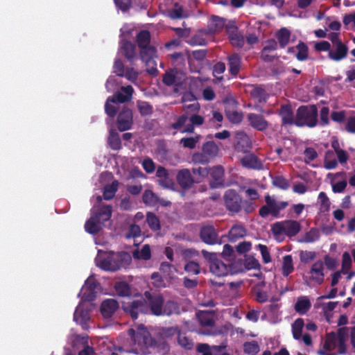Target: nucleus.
Returning <instances> with one entry per match:
<instances>
[{"mask_svg":"<svg viewBox=\"0 0 355 355\" xmlns=\"http://www.w3.org/2000/svg\"><path fill=\"white\" fill-rule=\"evenodd\" d=\"M118 130L121 132L128 130L133 124L132 110L127 106H123L119 112L116 119Z\"/></svg>","mask_w":355,"mask_h":355,"instance_id":"11","label":"nucleus"},{"mask_svg":"<svg viewBox=\"0 0 355 355\" xmlns=\"http://www.w3.org/2000/svg\"><path fill=\"white\" fill-rule=\"evenodd\" d=\"M311 307V303L307 297L305 296L298 297L295 304V311L301 315L306 313Z\"/></svg>","mask_w":355,"mask_h":355,"instance_id":"28","label":"nucleus"},{"mask_svg":"<svg viewBox=\"0 0 355 355\" xmlns=\"http://www.w3.org/2000/svg\"><path fill=\"white\" fill-rule=\"evenodd\" d=\"M119 308V303L116 300L107 299L103 301L101 306V312L105 318H111Z\"/></svg>","mask_w":355,"mask_h":355,"instance_id":"18","label":"nucleus"},{"mask_svg":"<svg viewBox=\"0 0 355 355\" xmlns=\"http://www.w3.org/2000/svg\"><path fill=\"white\" fill-rule=\"evenodd\" d=\"M173 314H180V306L173 300H168L164 302L162 315L170 316Z\"/></svg>","mask_w":355,"mask_h":355,"instance_id":"27","label":"nucleus"},{"mask_svg":"<svg viewBox=\"0 0 355 355\" xmlns=\"http://www.w3.org/2000/svg\"><path fill=\"white\" fill-rule=\"evenodd\" d=\"M234 148L237 152L248 153L252 148V142L248 135L244 132L236 133L234 141Z\"/></svg>","mask_w":355,"mask_h":355,"instance_id":"12","label":"nucleus"},{"mask_svg":"<svg viewBox=\"0 0 355 355\" xmlns=\"http://www.w3.org/2000/svg\"><path fill=\"white\" fill-rule=\"evenodd\" d=\"M130 256L121 252L117 254L110 252L108 254L98 255L96 259V266L105 271L114 272L119 270L122 265V261H130Z\"/></svg>","mask_w":355,"mask_h":355,"instance_id":"3","label":"nucleus"},{"mask_svg":"<svg viewBox=\"0 0 355 355\" xmlns=\"http://www.w3.org/2000/svg\"><path fill=\"white\" fill-rule=\"evenodd\" d=\"M111 103H112V101H109V98H107L105 104V112L109 117L114 118L116 115L119 108Z\"/></svg>","mask_w":355,"mask_h":355,"instance_id":"58","label":"nucleus"},{"mask_svg":"<svg viewBox=\"0 0 355 355\" xmlns=\"http://www.w3.org/2000/svg\"><path fill=\"white\" fill-rule=\"evenodd\" d=\"M275 37L280 48L284 49L289 43L291 32L286 28H282L276 33Z\"/></svg>","mask_w":355,"mask_h":355,"instance_id":"30","label":"nucleus"},{"mask_svg":"<svg viewBox=\"0 0 355 355\" xmlns=\"http://www.w3.org/2000/svg\"><path fill=\"white\" fill-rule=\"evenodd\" d=\"M255 300L259 303H264L268 301V295L266 291L259 288H254Z\"/></svg>","mask_w":355,"mask_h":355,"instance_id":"61","label":"nucleus"},{"mask_svg":"<svg viewBox=\"0 0 355 355\" xmlns=\"http://www.w3.org/2000/svg\"><path fill=\"white\" fill-rule=\"evenodd\" d=\"M116 6L123 12L128 11L132 7V0H114Z\"/></svg>","mask_w":355,"mask_h":355,"instance_id":"62","label":"nucleus"},{"mask_svg":"<svg viewBox=\"0 0 355 355\" xmlns=\"http://www.w3.org/2000/svg\"><path fill=\"white\" fill-rule=\"evenodd\" d=\"M184 269L187 272L193 275H198L200 272V267L199 264L193 261L187 262L185 264Z\"/></svg>","mask_w":355,"mask_h":355,"instance_id":"54","label":"nucleus"},{"mask_svg":"<svg viewBox=\"0 0 355 355\" xmlns=\"http://www.w3.org/2000/svg\"><path fill=\"white\" fill-rule=\"evenodd\" d=\"M114 289L119 296L128 297L131 295L130 286L125 282H116L114 285Z\"/></svg>","mask_w":355,"mask_h":355,"instance_id":"37","label":"nucleus"},{"mask_svg":"<svg viewBox=\"0 0 355 355\" xmlns=\"http://www.w3.org/2000/svg\"><path fill=\"white\" fill-rule=\"evenodd\" d=\"M119 184L118 180H114L111 184L105 186L103 193V197L105 200H110L114 197L118 190Z\"/></svg>","mask_w":355,"mask_h":355,"instance_id":"31","label":"nucleus"},{"mask_svg":"<svg viewBox=\"0 0 355 355\" xmlns=\"http://www.w3.org/2000/svg\"><path fill=\"white\" fill-rule=\"evenodd\" d=\"M247 117L250 125L259 131L266 130L269 125L268 122L261 114L249 113Z\"/></svg>","mask_w":355,"mask_h":355,"instance_id":"16","label":"nucleus"},{"mask_svg":"<svg viewBox=\"0 0 355 355\" xmlns=\"http://www.w3.org/2000/svg\"><path fill=\"white\" fill-rule=\"evenodd\" d=\"M141 234V228L138 225L132 224L128 229V232L126 234V238H136Z\"/></svg>","mask_w":355,"mask_h":355,"instance_id":"63","label":"nucleus"},{"mask_svg":"<svg viewBox=\"0 0 355 355\" xmlns=\"http://www.w3.org/2000/svg\"><path fill=\"white\" fill-rule=\"evenodd\" d=\"M178 344L186 349H191L193 347V341L180 331L178 334Z\"/></svg>","mask_w":355,"mask_h":355,"instance_id":"49","label":"nucleus"},{"mask_svg":"<svg viewBox=\"0 0 355 355\" xmlns=\"http://www.w3.org/2000/svg\"><path fill=\"white\" fill-rule=\"evenodd\" d=\"M294 270L293 257L290 254L283 257L282 274L284 277H288Z\"/></svg>","mask_w":355,"mask_h":355,"instance_id":"32","label":"nucleus"},{"mask_svg":"<svg viewBox=\"0 0 355 355\" xmlns=\"http://www.w3.org/2000/svg\"><path fill=\"white\" fill-rule=\"evenodd\" d=\"M188 44L191 46H205L207 44V40L201 35H195L189 40Z\"/></svg>","mask_w":355,"mask_h":355,"instance_id":"57","label":"nucleus"},{"mask_svg":"<svg viewBox=\"0 0 355 355\" xmlns=\"http://www.w3.org/2000/svg\"><path fill=\"white\" fill-rule=\"evenodd\" d=\"M202 152L209 157H214L218 153V147L214 141H207L202 146Z\"/></svg>","mask_w":355,"mask_h":355,"instance_id":"38","label":"nucleus"},{"mask_svg":"<svg viewBox=\"0 0 355 355\" xmlns=\"http://www.w3.org/2000/svg\"><path fill=\"white\" fill-rule=\"evenodd\" d=\"M259 345L257 340L245 342L243 344V352L249 355H256L259 352Z\"/></svg>","mask_w":355,"mask_h":355,"instance_id":"43","label":"nucleus"},{"mask_svg":"<svg viewBox=\"0 0 355 355\" xmlns=\"http://www.w3.org/2000/svg\"><path fill=\"white\" fill-rule=\"evenodd\" d=\"M348 52L347 46L342 42H339L336 44V49L335 51H329L328 53L329 58L334 61H339L345 58Z\"/></svg>","mask_w":355,"mask_h":355,"instance_id":"24","label":"nucleus"},{"mask_svg":"<svg viewBox=\"0 0 355 355\" xmlns=\"http://www.w3.org/2000/svg\"><path fill=\"white\" fill-rule=\"evenodd\" d=\"M199 139V135H197L195 137H183L180 139V144L185 148L193 149L196 148Z\"/></svg>","mask_w":355,"mask_h":355,"instance_id":"48","label":"nucleus"},{"mask_svg":"<svg viewBox=\"0 0 355 355\" xmlns=\"http://www.w3.org/2000/svg\"><path fill=\"white\" fill-rule=\"evenodd\" d=\"M241 162L243 166L248 168L260 170L263 166L261 159L253 153L246 154L241 159Z\"/></svg>","mask_w":355,"mask_h":355,"instance_id":"19","label":"nucleus"},{"mask_svg":"<svg viewBox=\"0 0 355 355\" xmlns=\"http://www.w3.org/2000/svg\"><path fill=\"white\" fill-rule=\"evenodd\" d=\"M329 108L327 106H324L320 111V124L322 126H326L329 124Z\"/></svg>","mask_w":355,"mask_h":355,"instance_id":"56","label":"nucleus"},{"mask_svg":"<svg viewBox=\"0 0 355 355\" xmlns=\"http://www.w3.org/2000/svg\"><path fill=\"white\" fill-rule=\"evenodd\" d=\"M159 184L164 188H170L173 185L172 180L169 177L168 171L164 166H158L156 171Z\"/></svg>","mask_w":355,"mask_h":355,"instance_id":"23","label":"nucleus"},{"mask_svg":"<svg viewBox=\"0 0 355 355\" xmlns=\"http://www.w3.org/2000/svg\"><path fill=\"white\" fill-rule=\"evenodd\" d=\"M272 184L279 189L286 190L289 187L288 180L282 175H277L272 178Z\"/></svg>","mask_w":355,"mask_h":355,"instance_id":"53","label":"nucleus"},{"mask_svg":"<svg viewBox=\"0 0 355 355\" xmlns=\"http://www.w3.org/2000/svg\"><path fill=\"white\" fill-rule=\"evenodd\" d=\"M203 256L209 261L210 271L216 276H225L228 273L227 266L217 258L216 254L202 250Z\"/></svg>","mask_w":355,"mask_h":355,"instance_id":"10","label":"nucleus"},{"mask_svg":"<svg viewBox=\"0 0 355 355\" xmlns=\"http://www.w3.org/2000/svg\"><path fill=\"white\" fill-rule=\"evenodd\" d=\"M144 300L147 305V314L161 316L164 298L160 293H151L150 291L144 293Z\"/></svg>","mask_w":355,"mask_h":355,"instance_id":"7","label":"nucleus"},{"mask_svg":"<svg viewBox=\"0 0 355 355\" xmlns=\"http://www.w3.org/2000/svg\"><path fill=\"white\" fill-rule=\"evenodd\" d=\"M109 146L114 150H118L121 148V141L119 135L114 130L110 131L109 137L107 139Z\"/></svg>","mask_w":355,"mask_h":355,"instance_id":"35","label":"nucleus"},{"mask_svg":"<svg viewBox=\"0 0 355 355\" xmlns=\"http://www.w3.org/2000/svg\"><path fill=\"white\" fill-rule=\"evenodd\" d=\"M304 162L309 164L310 162L314 160L318 157V153L316 150L311 147L306 148L304 152Z\"/></svg>","mask_w":355,"mask_h":355,"instance_id":"60","label":"nucleus"},{"mask_svg":"<svg viewBox=\"0 0 355 355\" xmlns=\"http://www.w3.org/2000/svg\"><path fill=\"white\" fill-rule=\"evenodd\" d=\"M146 222L149 227L153 231L159 230L161 228L159 218L153 212L147 213Z\"/></svg>","mask_w":355,"mask_h":355,"instance_id":"41","label":"nucleus"},{"mask_svg":"<svg viewBox=\"0 0 355 355\" xmlns=\"http://www.w3.org/2000/svg\"><path fill=\"white\" fill-rule=\"evenodd\" d=\"M101 223L96 219V216L91 215L90 218L85 222V231L90 234H96L101 230Z\"/></svg>","mask_w":355,"mask_h":355,"instance_id":"29","label":"nucleus"},{"mask_svg":"<svg viewBox=\"0 0 355 355\" xmlns=\"http://www.w3.org/2000/svg\"><path fill=\"white\" fill-rule=\"evenodd\" d=\"M226 209L233 214H237L242 210L246 214L254 210V203L248 200H243L239 193L234 189H228L223 196Z\"/></svg>","mask_w":355,"mask_h":355,"instance_id":"2","label":"nucleus"},{"mask_svg":"<svg viewBox=\"0 0 355 355\" xmlns=\"http://www.w3.org/2000/svg\"><path fill=\"white\" fill-rule=\"evenodd\" d=\"M250 96L259 103H264L267 101L268 94L264 89L256 86L251 90Z\"/></svg>","mask_w":355,"mask_h":355,"instance_id":"34","label":"nucleus"},{"mask_svg":"<svg viewBox=\"0 0 355 355\" xmlns=\"http://www.w3.org/2000/svg\"><path fill=\"white\" fill-rule=\"evenodd\" d=\"M134 89L131 85L121 87V92H118L112 96H109V101L112 103H124L130 101L132 99V93Z\"/></svg>","mask_w":355,"mask_h":355,"instance_id":"13","label":"nucleus"},{"mask_svg":"<svg viewBox=\"0 0 355 355\" xmlns=\"http://www.w3.org/2000/svg\"><path fill=\"white\" fill-rule=\"evenodd\" d=\"M304 324V320L302 318H297L292 324L293 336L295 340H300L301 338Z\"/></svg>","mask_w":355,"mask_h":355,"instance_id":"42","label":"nucleus"},{"mask_svg":"<svg viewBox=\"0 0 355 355\" xmlns=\"http://www.w3.org/2000/svg\"><path fill=\"white\" fill-rule=\"evenodd\" d=\"M324 263L322 261H315L311 266L309 273L311 275V279L320 285L324 279Z\"/></svg>","mask_w":355,"mask_h":355,"instance_id":"17","label":"nucleus"},{"mask_svg":"<svg viewBox=\"0 0 355 355\" xmlns=\"http://www.w3.org/2000/svg\"><path fill=\"white\" fill-rule=\"evenodd\" d=\"M301 230L300 223L294 220H285L276 222L271 227V232L274 236L286 235L289 237L296 236Z\"/></svg>","mask_w":355,"mask_h":355,"instance_id":"5","label":"nucleus"},{"mask_svg":"<svg viewBox=\"0 0 355 355\" xmlns=\"http://www.w3.org/2000/svg\"><path fill=\"white\" fill-rule=\"evenodd\" d=\"M128 334L135 344H138L141 347L148 348L153 345L154 340L149 331L144 326L139 327L137 331H135L134 329H130Z\"/></svg>","mask_w":355,"mask_h":355,"instance_id":"8","label":"nucleus"},{"mask_svg":"<svg viewBox=\"0 0 355 355\" xmlns=\"http://www.w3.org/2000/svg\"><path fill=\"white\" fill-rule=\"evenodd\" d=\"M209 173L213 179L222 184L221 182L223 181L224 171L221 166H216L212 168H209Z\"/></svg>","mask_w":355,"mask_h":355,"instance_id":"50","label":"nucleus"},{"mask_svg":"<svg viewBox=\"0 0 355 355\" xmlns=\"http://www.w3.org/2000/svg\"><path fill=\"white\" fill-rule=\"evenodd\" d=\"M178 71L177 69L166 71L162 78V82L167 86H179L181 84L180 80L178 77Z\"/></svg>","mask_w":355,"mask_h":355,"instance_id":"26","label":"nucleus"},{"mask_svg":"<svg viewBox=\"0 0 355 355\" xmlns=\"http://www.w3.org/2000/svg\"><path fill=\"white\" fill-rule=\"evenodd\" d=\"M246 230L241 225H234L229 231V240L235 242L237 239L245 236Z\"/></svg>","mask_w":355,"mask_h":355,"instance_id":"33","label":"nucleus"},{"mask_svg":"<svg viewBox=\"0 0 355 355\" xmlns=\"http://www.w3.org/2000/svg\"><path fill=\"white\" fill-rule=\"evenodd\" d=\"M282 119V125L295 124V118L292 107L290 105H282L279 110Z\"/></svg>","mask_w":355,"mask_h":355,"instance_id":"21","label":"nucleus"},{"mask_svg":"<svg viewBox=\"0 0 355 355\" xmlns=\"http://www.w3.org/2000/svg\"><path fill=\"white\" fill-rule=\"evenodd\" d=\"M132 256L135 259L149 260L151 258V250L149 245H144L141 250H134Z\"/></svg>","mask_w":355,"mask_h":355,"instance_id":"36","label":"nucleus"},{"mask_svg":"<svg viewBox=\"0 0 355 355\" xmlns=\"http://www.w3.org/2000/svg\"><path fill=\"white\" fill-rule=\"evenodd\" d=\"M114 72L119 76L123 77L125 73L124 64L120 59H116L114 63Z\"/></svg>","mask_w":355,"mask_h":355,"instance_id":"64","label":"nucleus"},{"mask_svg":"<svg viewBox=\"0 0 355 355\" xmlns=\"http://www.w3.org/2000/svg\"><path fill=\"white\" fill-rule=\"evenodd\" d=\"M230 73L233 76H236L241 67V58L237 53H232L227 58Z\"/></svg>","mask_w":355,"mask_h":355,"instance_id":"22","label":"nucleus"},{"mask_svg":"<svg viewBox=\"0 0 355 355\" xmlns=\"http://www.w3.org/2000/svg\"><path fill=\"white\" fill-rule=\"evenodd\" d=\"M151 35L147 30L140 31L136 36V43L139 49V57L146 67V71L151 76H157L158 70L155 60L157 50L150 44Z\"/></svg>","mask_w":355,"mask_h":355,"instance_id":"1","label":"nucleus"},{"mask_svg":"<svg viewBox=\"0 0 355 355\" xmlns=\"http://www.w3.org/2000/svg\"><path fill=\"white\" fill-rule=\"evenodd\" d=\"M225 25V20L218 16L213 15L211 21V31L213 32H218L221 31Z\"/></svg>","mask_w":355,"mask_h":355,"instance_id":"46","label":"nucleus"},{"mask_svg":"<svg viewBox=\"0 0 355 355\" xmlns=\"http://www.w3.org/2000/svg\"><path fill=\"white\" fill-rule=\"evenodd\" d=\"M112 209L111 205H103L99 208L98 211L92 213V215L96 216V219L99 223H103L110 219L112 212Z\"/></svg>","mask_w":355,"mask_h":355,"instance_id":"25","label":"nucleus"},{"mask_svg":"<svg viewBox=\"0 0 355 355\" xmlns=\"http://www.w3.org/2000/svg\"><path fill=\"white\" fill-rule=\"evenodd\" d=\"M169 17L173 19H182L187 17V15H184L182 6L178 3L175 4V8L169 12Z\"/></svg>","mask_w":355,"mask_h":355,"instance_id":"52","label":"nucleus"},{"mask_svg":"<svg viewBox=\"0 0 355 355\" xmlns=\"http://www.w3.org/2000/svg\"><path fill=\"white\" fill-rule=\"evenodd\" d=\"M137 106L139 114L142 116H150L153 114V107L148 102L137 101Z\"/></svg>","mask_w":355,"mask_h":355,"instance_id":"39","label":"nucleus"},{"mask_svg":"<svg viewBox=\"0 0 355 355\" xmlns=\"http://www.w3.org/2000/svg\"><path fill=\"white\" fill-rule=\"evenodd\" d=\"M142 199L146 205L150 206L157 205L158 197L151 190H146L143 193Z\"/></svg>","mask_w":355,"mask_h":355,"instance_id":"44","label":"nucleus"},{"mask_svg":"<svg viewBox=\"0 0 355 355\" xmlns=\"http://www.w3.org/2000/svg\"><path fill=\"white\" fill-rule=\"evenodd\" d=\"M156 153L162 159H167L168 157V149L164 140H159L157 143Z\"/></svg>","mask_w":355,"mask_h":355,"instance_id":"47","label":"nucleus"},{"mask_svg":"<svg viewBox=\"0 0 355 355\" xmlns=\"http://www.w3.org/2000/svg\"><path fill=\"white\" fill-rule=\"evenodd\" d=\"M316 254L312 251H301L300 254V261L304 263H307L315 258Z\"/></svg>","mask_w":355,"mask_h":355,"instance_id":"59","label":"nucleus"},{"mask_svg":"<svg viewBox=\"0 0 355 355\" xmlns=\"http://www.w3.org/2000/svg\"><path fill=\"white\" fill-rule=\"evenodd\" d=\"M318 111L315 105H301L296 112L295 125L298 127L314 128L318 122Z\"/></svg>","mask_w":355,"mask_h":355,"instance_id":"4","label":"nucleus"},{"mask_svg":"<svg viewBox=\"0 0 355 355\" xmlns=\"http://www.w3.org/2000/svg\"><path fill=\"white\" fill-rule=\"evenodd\" d=\"M226 116L230 121L234 123H239L243 119L242 112L238 111H226Z\"/></svg>","mask_w":355,"mask_h":355,"instance_id":"55","label":"nucleus"},{"mask_svg":"<svg viewBox=\"0 0 355 355\" xmlns=\"http://www.w3.org/2000/svg\"><path fill=\"white\" fill-rule=\"evenodd\" d=\"M120 49L124 57L130 62L137 58L136 46L128 40L121 41Z\"/></svg>","mask_w":355,"mask_h":355,"instance_id":"20","label":"nucleus"},{"mask_svg":"<svg viewBox=\"0 0 355 355\" xmlns=\"http://www.w3.org/2000/svg\"><path fill=\"white\" fill-rule=\"evenodd\" d=\"M318 200L320 204V211L322 213L329 211L330 209L331 202L324 191H321L319 193Z\"/></svg>","mask_w":355,"mask_h":355,"instance_id":"40","label":"nucleus"},{"mask_svg":"<svg viewBox=\"0 0 355 355\" xmlns=\"http://www.w3.org/2000/svg\"><path fill=\"white\" fill-rule=\"evenodd\" d=\"M178 184L182 189H190L194 183L193 178L188 168L180 170L176 175Z\"/></svg>","mask_w":355,"mask_h":355,"instance_id":"15","label":"nucleus"},{"mask_svg":"<svg viewBox=\"0 0 355 355\" xmlns=\"http://www.w3.org/2000/svg\"><path fill=\"white\" fill-rule=\"evenodd\" d=\"M265 202L266 205L261 207L259 210V214L262 218L272 215L274 218H277L279 217L280 211L288 205V202H277L269 195L265 197Z\"/></svg>","mask_w":355,"mask_h":355,"instance_id":"6","label":"nucleus"},{"mask_svg":"<svg viewBox=\"0 0 355 355\" xmlns=\"http://www.w3.org/2000/svg\"><path fill=\"white\" fill-rule=\"evenodd\" d=\"M297 53L296 54V58L299 61H304L308 58V46L302 42H300L296 46Z\"/></svg>","mask_w":355,"mask_h":355,"instance_id":"45","label":"nucleus"},{"mask_svg":"<svg viewBox=\"0 0 355 355\" xmlns=\"http://www.w3.org/2000/svg\"><path fill=\"white\" fill-rule=\"evenodd\" d=\"M122 308L133 320L137 319L139 313L147 314V305L144 296L123 304Z\"/></svg>","mask_w":355,"mask_h":355,"instance_id":"9","label":"nucleus"},{"mask_svg":"<svg viewBox=\"0 0 355 355\" xmlns=\"http://www.w3.org/2000/svg\"><path fill=\"white\" fill-rule=\"evenodd\" d=\"M200 236L206 244L214 245L218 243V234L215 228L211 225L202 227L200 229Z\"/></svg>","mask_w":355,"mask_h":355,"instance_id":"14","label":"nucleus"},{"mask_svg":"<svg viewBox=\"0 0 355 355\" xmlns=\"http://www.w3.org/2000/svg\"><path fill=\"white\" fill-rule=\"evenodd\" d=\"M352 266V257L351 254L345 252L342 256V269L341 271L343 274H346L348 272L349 270Z\"/></svg>","mask_w":355,"mask_h":355,"instance_id":"51","label":"nucleus"}]
</instances>
